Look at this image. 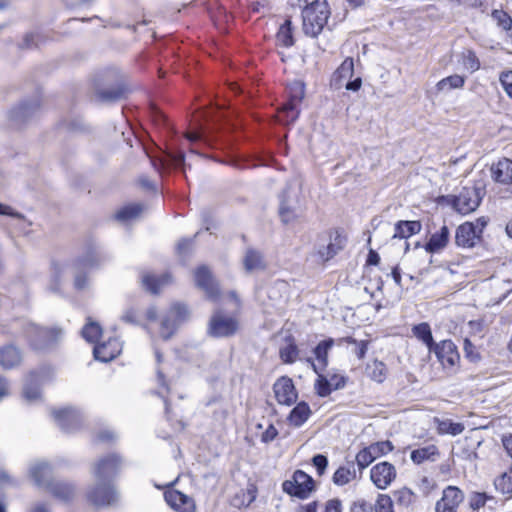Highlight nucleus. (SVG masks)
<instances>
[{
    "mask_svg": "<svg viewBox=\"0 0 512 512\" xmlns=\"http://www.w3.org/2000/svg\"><path fill=\"white\" fill-rule=\"evenodd\" d=\"M330 10L326 0H315L302 11L303 32L310 37H317L327 25Z\"/></svg>",
    "mask_w": 512,
    "mask_h": 512,
    "instance_id": "nucleus-1",
    "label": "nucleus"
},
{
    "mask_svg": "<svg viewBox=\"0 0 512 512\" xmlns=\"http://www.w3.org/2000/svg\"><path fill=\"white\" fill-rule=\"evenodd\" d=\"M101 261L102 257L96 244H87L84 254L73 263L74 286L76 289L82 290L86 288V271L97 267Z\"/></svg>",
    "mask_w": 512,
    "mask_h": 512,
    "instance_id": "nucleus-2",
    "label": "nucleus"
},
{
    "mask_svg": "<svg viewBox=\"0 0 512 512\" xmlns=\"http://www.w3.org/2000/svg\"><path fill=\"white\" fill-rule=\"evenodd\" d=\"M305 90L302 82L296 81L289 87V98L278 110V121L288 125L293 123L299 116V105L304 98Z\"/></svg>",
    "mask_w": 512,
    "mask_h": 512,
    "instance_id": "nucleus-3",
    "label": "nucleus"
},
{
    "mask_svg": "<svg viewBox=\"0 0 512 512\" xmlns=\"http://www.w3.org/2000/svg\"><path fill=\"white\" fill-rule=\"evenodd\" d=\"M25 335L34 349L43 350L58 341L62 336V330L29 324L25 329Z\"/></svg>",
    "mask_w": 512,
    "mask_h": 512,
    "instance_id": "nucleus-4",
    "label": "nucleus"
},
{
    "mask_svg": "<svg viewBox=\"0 0 512 512\" xmlns=\"http://www.w3.org/2000/svg\"><path fill=\"white\" fill-rule=\"evenodd\" d=\"M54 371L52 367L43 365L37 370L31 371L25 381L23 395L29 402L41 397L40 387L43 383L52 379Z\"/></svg>",
    "mask_w": 512,
    "mask_h": 512,
    "instance_id": "nucleus-5",
    "label": "nucleus"
},
{
    "mask_svg": "<svg viewBox=\"0 0 512 512\" xmlns=\"http://www.w3.org/2000/svg\"><path fill=\"white\" fill-rule=\"evenodd\" d=\"M279 216L284 223H290L297 219L302 212L299 192L296 188L287 186L279 196Z\"/></svg>",
    "mask_w": 512,
    "mask_h": 512,
    "instance_id": "nucleus-6",
    "label": "nucleus"
},
{
    "mask_svg": "<svg viewBox=\"0 0 512 512\" xmlns=\"http://www.w3.org/2000/svg\"><path fill=\"white\" fill-rule=\"evenodd\" d=\"M313 478L302 470H296L289 480L282 483L285 493L300 499H306L314 490Z\"/></svg>",
    "mask_w": 512,
    "mask_h": 512,
    "instance_id": "nucleus-7",
    "label": "nucleus"
},
{
    "mask_svg": "<svg viewBox=\"0 0 512 512\" xmlns=\"http://www.w3.org/2000/svg\"><path fill=\"white\" fill-rule=\"evenodd\" d=\"M87 498L94 506L102 507L117 503L119 495L111 483L96 481V484L88 490Z\"/></svg>",
    "mask_w": 512,
    "mask_h": 512,
    "instance_id": "nucleus-8",
    "label": "nucleus"
},
{
    "mask_svg": "<svg viewBox=\"0 0 512 512\" xmlns=\"http://www.w3.org/2000/svg\"><path fill=\"white\" fill-rule=\"evenodd\" d=\"M123 460L118 454H109L100 458L94 465L96 481L109 482L120 472Z\"/></svg>",
    "mask_w": 512,
    "mask_h": 512,
    "instance_id": "nucleus-9",
    "label": "nucleus"
},
{
    "mask_svg": "<svg viewBox=\"0 0 512 512\" xmlns=\"http://www.w3.org/2000/svg\"><path fill=\"white\" fill-rule=\"evenodd\" d=\"M238 330V322L234 317L215 312L208 325V334L214 338L233 336Z\"/></svg>",
    "mask_w": 512,
    "mask_h": 512,
    "instance_id": "nucleus-10",
    "label": "nucleus"
},
{
    "mask_svg": "<svg viewBox=\"0 0 512 512\" xmlns=\"http://www.w3.org/2000/svg\"><path fill=\"white\" fill-rule=\"evenodd\" d=\"M432 352L436 355L444 369L449 372L455 371L460 361V355L452 340H443L437 343L432 348Z\"/></svg>",
    "mask_w": 512,
    "mask_h": 512,
    "instance_id": "nucleus-11",
    "label": "nucleus"
},
{
    "mask_svg": "<svg viewBox=\"0 0 512 512\" xmlns=\"http://www.w3.org/2000/svg\"><path fill=\"white\" fill-rule=\"evenodd\" d=\"M483 196L481 188L463 187L453 201L454 208L461 214L474 211L480 204Z\"/></svg>",
    "mask_w": 512,
    "mask_h": 512,
    "instance_id": "nucleus-12",
    "label": "nucleus"
},
{
    "mask_svg": "<svg viewBox=\"0 0 512 512\" xmlns=\"http://www.w3.org/2000/svg\"><path fill=\"white\" fill-rule=\"evenodd\" d=\"M188 315V309L184 304H174L168 315L161 321L160 334L165 340L169 339L175 332L177 325L184 321Z\"/></svg>",
    "mask_w": 512,
    "mask_h": 512,
    "instance_id": "nucleus-13",
    "label": "nucleus"
},
{
    "mask_svg": "<svg viewBox=\"0 0 512 512\" xmlns=\"http://www.w3.org/2000/svg\"><path fill=\"white\" fill-rule=\"evenodd\" d=\"M464 498V492L460 488L449 485L444 488L441 498L435 503V512H457Z\"/></svg>",
    "mask_w": 512,
    "mask_h": 512,
    "instance_id": "nucleus-14",
    "label": "nucleus"
},
{
    "mask_svg": "<svg viewBox=\"0 0 512 512\" xmlns=\"http://www.w3.org/2000/svg\"><path fill=\"white\" fill-rule=\"evenodd\" d=\"M153 167L159 172L164 173L171 168H185V155L181 150H167L160 157H151Z\"/></svg>",
    "mask_w": 512,
    "mask_h": 512,
    "instance_id": "nucleus-15",
    "label": "nucleus"
},
{
    "mask_svg": "<svg viewBox=\"0 0 512 512\" xmlns=\"http://www.w3.org/2000/svg\"><path fill=\"white\" fill-rule=\"evenodd\" d=\"M396 478L394 465L383 461L374 465L370 471V479L378 489H386Z\"/></svg>",
    "mask_w": 512,
    "mask_h": 512,
    "instance_id": "nucleus-16",
    "label": "nucleus"
},
{
    "mask_svg": "<svg viewBox=\"0 0 512 512\" xmlns=\"http://www.w3.org/2000/svg\"><path fill=\"white\" fill-rule=\"evenodd\" d=\"M28 473L30 478L38 487L48 489V485L54 481L52 478L53 468L50 463L45 460H35L31 462L28 468Z\"/></svg>",
    "mask_w": 512,
    "mask_h": 512,
    "instance_id": "nucleus-17",
    "label": "nucleus"
},
{
    "mask_svg": "<svg viewBox=\"0 0 512 512\" xmlns=\"http://www.w3.org/2000/svg\"><path fill=\"white\" fill-rule=\"evenodd\" d=\"M164 499L176 512H196L194 499L178 490L165 491Z\"/></svg>",
    "mask_w": 512,
    "mask_h": 512,
    "instance_id": "nucleus-18",
    "label": "nucleus"
},
{
    "mask_svg": "<svg viewBox=\"0 0 512 512\" xmlns=\"http://www.w3.org/2000/svg\"><path fill=\"white\" fill-rule=\"evenodd\" d=\"M52 415L58 426L65 432H73L80 426L81 416L73 408L54 409Z\"/></svg>",
    "mask_w": 512,
    "mask_h": 512,
    "instance_id": "nucleus-19",
    "label": "nucleus"
},
{
    "mask_svg": "<svg viewBox=\"0 0 512 512\" xmlns=\"http://www.w3.org/2000/svg\"><path fill=\"white\" fill-rule=\"evenodd\" d=\"M40 109V98L34 96L29 101L20 103L17 107L13 108L10 112V118L16 124L27 122L30 118L35 116Z\"/></svg>",
    "mask_w": 512,
    "mask_h": 512,
    "instance_id": "nucleus-20",
    "label": "nucleus"
},
{
    "mask_svg": "<svg viewBox=\"0 0 512 512\" xmlns=\"http://www.w3.org/2000/svg\"><path fill=\"white\" fill-rule=\"evenodd\" d=\"M275 397L279 404L292 405L297 399L293 381L289 377L279 378L273 385Z\"/></svg>",
    "mask_w": 512,
    "mask_h": 512,
    "instance_id": "nucleus-21",
    "label": "nucleus"
},
{
    "mask_svg": "<svg viewBox=\"0 0 512 512\" xmlns=\"http://www.w3.org/2000/svg\"><path fill=\"white\" fill-rule=\"evenodd\" d=\"M195 282L206 293L208 298L214 300L219 296L218 284L206 266L197 268L195 271Z\"/></svg>",
    "mask_w": 512,
    "mask_h": 512,
    "instance_id": "nucleus-22",
    "label": "nucleus"
},
{
    "mask_svg": "<svg viewBox=\"0 0 512 512\" xmlns=\"http://www.w3.org/2000/svg\"><path fill=\"white\" fill-rule=\"evenodd\" d=\"M345 243L346 239L338 231L330 232L328 243L318 249L320 260L326 262L332 259L344 248Z\"/></svg>",
    "mask_w": 512,
    "mask_h": 512,
    "instance_id": "nucleus-23",
    "label": "nucleus"
},
{
    "mask_svg": "<svg viewBox=\"0 0 512 512\" xmlns=\"http://www.w3.org/2000/svg\"><path fill=\"white\" fill-rule=\"evenodd\" d=\"M479 232L471 222H465L458 226L455 234V243L459 247L471 248L475 245L476 240L479 238Z\"/></svg>",
    "mask_w": 512,
    "mask_h": 512,
    "instance_id": "nucleus-24",
    "label": "nucleus"
},
{
    "mask_svg": "<svg viewBox=\"0 0 512 512\" xmlns=\"http://www.w3.org/2000/svg\"><path fill=\"white\" fill-rule=\"evenodd\" d=\"M121 352V344L116 338H110L107 342L97 344L93 349L96 360L109 362Z\"/></svg>",
    "mask_w": 512,
    "mask_h": 512,
    "instance_id": "nucleus-25",
    "label": "nucleus"
},
{
    "mask_svg": "<svg viewBox=\"0 0 512 512\" xmlns=\"http://www.w3.org/2000/svg\"><path fill=\"white\" fill-rule=\"evenodd\" d=\"M449 240L450 230L446 225H442L438 231L431 234L424 245V249L430 254L439 253L447 247Z\"/></svg>",
    "mask_w": 512,
    "mask_h": 512,
    "instance_id": "nucleus-26",
    "label": "nucleus"
},
{
    "mask_svg": "<svg viewBox=\"0 0 512 512\" xmlns=\"http://www.w3.org/2000/svg\"><path fill=\"white\" fill-rule=\"evenodd\" d=\"M22 352L10 344L0 348V365L3 369H13L22 362Z\"/></svg>",
    "mask_w": 512,
    "mask_h": 512,
    "instance_id": "nucleus-27",
    "label": "nucleus"
},
{
    "mask_svg": "<svg viewBox=\"0 0 512 512\" xmlns=\"http://www.w3.org/2000/svg\"><path fill=\"white\" fill-rule=\"evenodd\" d=\"M492 178L501 184L512 183V160L504 158L491 167Z\"/></svg>",
    "mask_w": 512,
    "mask_h": 512,
    "instance_id": "nucleus-28",
    "label": "nucleus"
},
{
    "mask_svg": "<svg viewBox=\"0 0 512 512\" xmlns=\"http://www.w3.org/2000/svg\"><path fill=\"white\" fill-rule=\"evenodd\" d=\"M354 75V61L352 58H346L333 74L331 84L336 89L344 86L345 82Z\"/></svg>",
    "mask_w": 512,
    "mask_h": 512,
    "instance_id": "nucleus-29",
    "label": "nucleus"
},
{
    "mask_svg": "<svg viewBox=\"0 0 512 512\" xmlns=\"http://www.w3.org/2000/svg\"><path fill=\"white\" fill-rule=\"evenodd\" d=\"M422 224L420 221L400 220L394 226L393 238L408 239L409 237L421 232Z\"/></svg>",
    "mask_w": 512,
    "mask_h": 512,
    "instance_id": "nucleus-30",
    "label": "nucleus"
},
{
    "mask_svg": "<svg viewBox=\"0 0 512 512\" xmlns=\"http://www.w3.org/2000/svg\"><path fill=\"white\" fill-rule=\"evenodd\" d=\"M55 498L69 501L75 496V487L69 482L53 481L47 489Z\"/></svg>",
    "mask_w": 512,
    "mask_h": 512,
    "instance_id": "nucleus-31",
    "label": "nucleus"
},
{
    "mask_svg": "<svg viewBox=\"0 0 512 512\" xmlns=\"http://www.w3.org/2000/svg\"><path fill=\"white\" fill-rule=\"evenodd\" d=\"M334 344V339L328 338L320 341L314 348L313 353L317 360L315 365H318V370H325V368L328 366V354Z\"/></svg>",
    "mask_w": 512,
    "mask_h": 512,
    "instance_id": "nucleus-32",
    "label": "nucleus"
},
{
    "mask_svg": "<svg viewBox=\"0 0 512 512\" xmlns=\"http://www.w3.org/2000/svg\"><path fill=\"white\" fill-rule=\"evenodd\" d=\"M439 455V451L436 445L430 444L425 447L414 449L410 453V459L413 463L419 465L424 461L430 460L435 461L436 456Z\"/></svg>",
    "mask_w": 512,
    "mask_h": 512,
    "instance_id": "nucleus-33",
    "label": "nucleus"
},
{
    "mask_svg": "<svg viewBox=\"0 0 512 512\" xmlns=\"http://www.w3.org/2000/svg\"><path fill=\"white\" fill-rule=\"evenodd\" d=\"M307 362L310 363L313 371L318 375V378L314 385L316 393L320 397H327L328 395L331 394L333 388L330 386L327 376H324L322 374L324 370H318V365H315V362L313 361L312 358H307Z\"/></svg>",
    "mask_w": 512,
    "mask_h": 512,
    "instance_id": "nucleus-34",
    "label": "nucleus"
},
{
    "mask_svg": "<svg viewBox=\"0 0 512 512\" xmlns=\"http://www.w3.org/2000/svg\"><path fill=\"white\" fill-rule=\"evenodd\" d=\"M95 93L102 102H114L124 98L126 90L120 85L110 88H101L96 85Z\"/></svg>",
    "mask_w": 512,
    "mask_h": 512,
    "instance_id": "nucleus-35",
    "label": "nucleus"
},
{
    "mask_svg": "<svg viewBox=\"0 0 512 512\" xmlns=\"http://www.w3.org/2000/svg\"><path fill=\"white\" fill-rule=\"evenodd\" d=\"M311 415V410L306 402L298 403L290 412L288 420L295 427L302 426Z\"/></svg>",
    "mask_w": 512,
    "mask_h": 512,
    "instance_id": "nucleus-36",
    "label": "nucleus"
},
{
    "mask_svg": "<svg viewBox=\"0 0 512 512\" xmlns=\"http://www.w3.org/2000/svg\"><path fill=\"white\" fill-rule=\"evenodd\" d=\"M413 335L426 345L429 352H432V348L437 344L435 343L432 335L430 325L427 322H422L412 327Z\"/></svg>",
    "mask_w": 512,
    "mask_h": 512,
    "instance_id": "nucleus-37",
    "label": "nucleus"
},
{
    "mask_svg": "<svg viewBox=\"0 0 512 512\" xmlns=\"http://www.w3.org/2000/svg\"><path fill=\"white\" fill-rule=\"evenodd\" d=\"M356 478V469L354 462L348 463L346 466L339 467L333 475V483L343 486Z\"/></svg>",
    "mask_w": 512,
    "mask_h": 512,
    "instance_id": "nucleus-38",
    "label": "nucleus"
},
{
    "mask_svg": "<svg viewBox=\"0 0 512 512\" xmlns=\"http://www.w3.org/2000/svg\"><path fill=\"white\" fill-rule=\"evenodd\" d=\"M393 499L398 507L407 509L416 502L417 495L411 489L403 487L394 491Z\"/></svg>",
    "mask_w": 512,
    "mask_h": 512,
    "instance_id": "nucleus-39",
    "label": "nucleus"
},
{
    "mask_svg": "<svg viewBox=\"0 0 512 512\" xmlns=\"http://www.w3.org/2000/svg\"><path fill=\"white\" fill-rule=\"evenodd\" d=\"M168 282H169L168 274H164L160 277H156L149 273L142 275V284H143L144 288L152 294H157L159 292L160 288Z\"/></svg>",
    "mask_w": 512,
    "mask_h": 512,
    "instance_id": "nucleus-40",
    "label": "nucleus"
},
{
    "mask_svg": "<svg viewBox=\"0 0 512 512\" xmlns=\"http://www.w3.org/2000/svg\"><path fill=\"white\" fill-rule=\"evenodd\" d=\"M465 78L458 74L448 76L443 78L436 84V89L438 92H449L453 89H459L464 86Z\"/></svg>",
    "mask_w": 512,
    "mask_h": 512,
    "instance_id": "nucleus-41",
    "label": "nucleus"
},
{
    "mask_svg": "<svg viewBox=\"0 0 512 512\" xmlns=\"http://www.w3.org/2000/svg\"><path fill=\"white\" fill-rule=\"evenodd\" d=\"M489 502L496 503L495 497L485 492L474 491L469 495L468 504L472 512H479Z\"/></svg>",
    "mask_w": 512,
    "mask_h": 512,
    "instance_id": "nucleus-42",
    "label": "nucleus"
},
{
    "mask_svg": "<svg viewBox=\"0 0 512 512\" xmlns=\"http://www.w3.org/2000/svg\"><path fill=\"white\" fill-rule=\"evenodd\" d=\"M366 372L369 378L377 383H382L387 376L386 365L378 360L373 361L366 366Z\"/></svg>",
    "mask_w": 512,
    "mask_h": 512,
    "instance_id": "nucleus-43",
    "label": "nucleus"
},
{
    "mask_svg": "<svg viewBox=\"0 0 512 512\" xmlns=\"http://www.w3.org/2000/svg\"><path fill=\"white\" fill-rule=\"evenodd\" d=\"M437 423V431L439 434H450L453 436L459 435L464 430V425L462 423L453 422L450 419L440 420L435 419Z\"/></svg>",
    "mask_w": 512,
    "mask_h": 512,
    "instance_id": "nucleus-44",
    "label": "nucleus"
},
{
    "mask_svg": "<svg viewBox=\"0 0 512 512\" xmlns=\"http://www.w3.org/2000/svg\"><path fill=\"white\" fill-rule=\"evenodd\" d=\"M291 24L290 20H285L276 35L277 42L284 47H291L294 44Z\"/></svg>",
    "mask_w": 512,
    "mask_h": 512,
    "instance_id": "nucleus-45",
    "label": "nucleus"
},
{
    "mask_svg": "<svg viewBox=\"0 0 512 512\" xmlns=\"http://www.w3.org/2000/svg\"><path fill=\"white\" fill-rule=\"evenodd\" d=\"M244 267L247 271L264 268L262 255L253 249H249L244 257Z\"/></svg>",
    "mask_w": 512,
    "mask_h": 512,
    "instance_id": "nucleus-46",
    "label": "nucleus"
},
{
    "mask_svg": "<svg viewBox=\"0 0 512 512\" xmlns=\"http://www.w3.org/2000/svg\"><path fill=\"white\" fill-rule=\"evenodd\" d=\"M102 334V328L97 322L88 319L87 324L82 329V336L88 342H97Z\"/></svg>",
    "mask_w": 512,
    "mask_h": 512,
    "instance_id": "nucleus-47",
    "label": "nucleus"
},
{
    "mask_svg": "<svg viewBox=\"0 0 512 512\" xmlns=\"http://www.w3.org/2000/svg\"><path fill=\"white\" fill-rule=\"evenodd\" d=\"M143 206L141 204H130L124 206L116 213V219L119 221H128L139 216L142 212Z\"/></svg>",
    "mask_w": 512,
    "mask_h": 512,
    "instance_id": "nucleus-48",
    "label": "nucleus"
},
{
    "mask_svg": "<svg viewBox=\"0 0 512 512\" xmlns=\"http://www.w3.org/2000/svg\"><path fill=\"white\" fill-rule=\"evenodd\" d=\"M340 342H345L349 345H353L354 348L352 351L357 356L358 359L361 360L366 356L369 341H367V340L358 341L355 338L348 336L345 338H341Z\"/></svg>",
    "mask_w": 512,
    "mask_h": 512,
    "instance_id": "nucleus-49",
    "label": "nucleus"
},
{
    "mask_svg": "<svg viewBox=\"0 0 512 512\" xmlns=\"http://www.w3.org/2000/svg\"><path fill=\"white\" fill-rule=\"evenodd\" d=\"M494 485L497 490L501 491L503 494H511L512 493V467L504 472L500 477H498Z\"/></svg>",
    "mask_w": 512,
    "mask_h": 512,
    "instance_id": "nucleus-50",
    "label": "nucleus"
},
{
    "mask_svg": "<svg viewBox=\"0 0 512 512\" xmlns=\"http://www.w3.org/2000/svg\"><path fill=\"white\" fill-rule=\"evenodd\" d=\"M67 265L59 262L52 263V281L49 289L53 292H58L60 288V279L62 274L66 271Z\"/></svg>",
    "mask_w": 512,
    "mask_h": 512,
    "instance_id": "nucleus-51",
    "label": "nucleus"
},
{
    "mask_svg": "<svg viewBox=\"0 0 512 512\" xmlns=\"http://www.w3.org/2000/svg\"><path fill=\"white\" fill-rule=\"evenodd\" d=\"M375 459V455L369 446L360 450L356 455V463L360 472L367 468Z\"/></svg>",
    "mask_w": 512,
    "mask_h": 512,
    "instance_id": "nucleus-52",
    "label": "nucleus"
},
{
    "mask_svg": "<svg viewBox=\"0 0 512 512\" xmlns=\"http://www.w3.org/2000/svg\"><path fill=\"white\" fill-rule=\"evenodd\" d=\"M491 16L497 26L502 28L504 31H510L512 29V18L507 12L496 9L493 10Z\"/></svg>",
    "mask_w": 512,
    "mask_h": 512,
    "instance_id": "nucleus-53",
    "label": "nucleus"
},
{
    "mask_svg": "<svg viewBox=\"0 0 512 512\" xmlns=\"http://www.w3.org/2000/svg\"><path fill=\"white\" fill-rule=\"evenodd\" d=\"M299 350L294 343L280 349V358L284 363L292 364L298 359Z\"/></svg>",
    "mask_w": 512,
    "mask_h": 512,
    "instance_id": "nucleus-54",
    "label": "nucleus"
},
{
    "mask_svg": "<svg viewBox=\"0 0 512 512\" xmlns=\"http://www.w3.org/2000/svg\"><path fill=\"white\" fill-rule=\"evenodd\" d=\"M394 499L386 494H379L376 505L374 507L375 512H393Z\"/></svg>",
    "mask_w": 512,
    "mask_h": 512,
    "instance_id": "nucleus-55",
    "label": "nucleus"
},
{
    "mask_svg": "<svg viewBox=\"0 0 512 512\" xmlns=\"http://www.w3.org/2000/svg\"><path fill=\"white\" fill-rule=\"evenodd\" d=\"M369 448L372 450V453H374L375 458H378L391 452L394 449V446L390 441L387 440L373 443L369 446Z\"/></svg>",
    "mask_w": 512,
    "mask_h": 512,
    "instance_id": "nucleus-56",
    "label": "nucleus"
},
{
    "mask_svg": "<svg viewBox=\"0 0 512 512\" xmlns=\"http://www.w3.org/2000/svg\"><path fill=\"white\" fill-rule=\"evenodd\" d=\"M312 463L317 470L319 476L323 475L327 466L328 458L323 454H316L312 458Z\"/></svg>",
    "mask_w": 512,
    "mask_h": 512,
    "instance_id": "nucleus-57",
    "label": "nucleus"
},
{
    "mask_svg": "<svg viewBox=\"0 0 512 512\" xmlns=\"http://www.w3.org/2000/svg\"><path fill=\"white\" fill-rule=\"evenodd\" d=\"M499 80L507 95L512 98V70L502 72Z\"/></svg>",
    "mask_w": 512,
    "mask_h": 512,
    "instance_id": "nucleus-58",
    "label": "nucleus"
},
{
    "mask_svg": "<svg viewBox=\"0 0 512 512\" xmlns=\"http://www.w3.org/2000/svg\"><path fill=\"white\" fill-rule=\"evenodd\" d=\"M327 378L333 390L341 389L346 385V378L341 374L328 373Z\"/></svg>",
    "mask_w": 512,
    "mask_h": 512,
    "instance_id": "nucleus-59",
    "label": "nucleus"
},
{
    "mask_svg": "<svg viewBox=\"0 0 512 512\" xmlns=\"http://www.w3.org/2000/svg\"><path fill=\"white\" fill-rule=\"evenodd\" d=\"M374 507L365 500H358L352 503L350 512H373Z\"/></svg>",
    "mask_w": 512,
    "mask_h": 512,
    "instance_id": "nucleus-60",
    "label": "nucleus"
},
{
    "mask_svg": "<svg viewBox=\"0 0 512 512\" xmlns=\"http://www.w3.org/2000/svg\"><path fill=\"white\" fill-rule=\"evenodd\" d=\"M278 436V430L273 424H269L266 430L261 435V442L270 443Z\"/></svg>",
    "mask_w": 512,
    "mask_h": 512,
    "instance_id": "nucleus-61",
    "label": "nucleus"
},
{
    "mask_svg": "<svg viewBox=\"0 0 512 512\" xmlns=\"http://www.w3.org/2000/svg\"><path fill=\"white\" fill-rule=\"evenodd\" d=\"M0 215H6L20 220H25V216L15 211L11 206L0 203Z\"/></svg>",
    "mask_w": 512,
    "mask_h": 512,
    "instance_id": "nucleus-62",
    "label": "nucleus"
},
{
    "mask_svg": "<svg viewBox=\"0 0 512 512\" xmlns=\"http://www.w3.org/2000/svg\"><path fill=\"white\" fill-rule=\"evenodd\" d=\"M150 113H151V117L155 123L165 124L166 117L159 108H157L156 106H151Z\"/></svg>",
    "mask_w": 512,
    "mask_h": 512,
    "instance_id": "nucleus-63",
    "label": "nucleus"
},
{
    "mask_svg": "<svg viewBox=\"0 0 512 512\" xmlns=\"http://www.w3.org/2000/svg\"><path fill=\"white\" fill-rule=\"evenodd\" d=\"M325 512H342V504L339 499H331L326 503Z\"/></svg>",
    "mask_w": 512,
    "mask_h": 512,
    "instance_id": "nucleus-64",
    "label": "nucleus"
}]
</instances>
